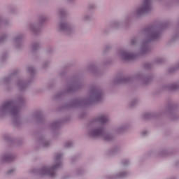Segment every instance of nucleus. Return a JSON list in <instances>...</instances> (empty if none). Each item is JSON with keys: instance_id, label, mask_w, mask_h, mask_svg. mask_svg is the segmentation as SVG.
<instances>
[{"instance_id": "25", "label": "nucleus", "mask_w": 179, "mask_h": 179, "mask_svg": "<svg viewBox=\"0 0 179 179\" xmlns=\"http://www.w3.org/2000/svg\"><path fill=\"white\" fill-rule=\"evenodd\" d=\"M10 24V20L8 19H3V16L0 15V29L3 26H9Z\"/></svg>"}, {"instance_id": "14", "label": "nucleus", "mask_w": 179, "mask_h": 179, "mask_svg": "<svg viewBox=\"0 0 179 179\" xmlns=\"http://www.w3.org/2000/svg\"><path fill=\"white\" fill-rule=\"evenodd\" d=\"M23 38H24V34L22 32L17 33L13 36L12 39V44L17 51H20V50H22L23 47H24Z\"/></svg>"}, {"instance_id": "24", "label": "nucleus", "mask_w": 179, "mask_h": 179, "mask_svg": "<svg viewBox=\"0 0 179 179\" xmlns=\"http://www.w3.org/2000/svg\"><path fill=\"white\" fill-rule=\"evenodd\" d=\"M119 152H120V148L115 146L107 151L106 156L108 157H110V156H114V155H117Z\"/></svg>"}, {"instance_id": "5", "label": "nucleus", "mask_w": 179, "mask_h": 179, "mask_svg": "<svg viewBox=\"0 0 179 179\" xmlns=\"http://www.w3.org/2000/svg\"><path fill=\"white\" fill-rule=\"evenodd\" d=\"M103 90L96 85H92L90 88L89 96L83 99L74 98L71 101L66 103L64 108H72L75 107H85V106H90L93 103H100L103 101Z\"/></svg>"}, {"instance_id": "43", "label": "nucleus", "mask_w": 179, "mask_h": 179, "mask_svg": "<svg viewBox=\"0 0 179 179\" xmlns=\"http://www.w3.org/2000/svg\"><path fill=\"white\" fill-rule=\"evenodd\" d=\"M13 171H15V169H10L7 172V174L10 175V174H13Z\"/></svg>"}, {"instance_id": "44", "label": "nucleus", "mask_w": 179, "mask_h": 179, "mask_svg": "<svg viewBox=\"0 0 179 179\" xmlns=\"http://www.w3.org/2000/svg\"><path fill=\"white\" fill-rule=\"evenodd\" d=\"M109 64H111V61H110V60H107L106 62H103L104 65H108Z\"/></svg>"}, {"instance_id": "30", "label": "nucleus", "mask_w": 179, "mask_h": 179, "mask_svg": "<svg viewBox=\"0 0 179 179\" xmlns=\"http://www.w3.org/2000/svg\"><path fill=\"white\" fill-rule=\"evenodd\" d=\"M57 14L61 17H64V16H65V15H66V10L64 8H59L57 10Z\"/></svg>"}, {"instance_id": "45", "label": "nucleus", "mask_w": 179, "mask_h": 179, "mask_svg": "<svg viewBox=\"0 0 179 179\" xmlns=\"http://www.w3.org/2000/svg\"><path fill=\"white\" fill-rule=\"evenodd\" d=\"M85 115H86V113H82L80 115V118H83Z\"/></svg>"}, {"instance_id": "32", "label": "nucleus", "mask_w": 179, "mask_h": 179, "mask_svg": "<svg viewBox=\"0 0 179 179\" xmlns=\"http://www.w3.org/2000/svg\"><path fill=\"white\" fill-rule=\"evenodd\" d=\"M50 64H51V62H50V60L43 62L42 64V68L43 69H45V68H48L50 66Z\"/></svg>"}, {"instance_id": "31", "label": "nucleus", "mask_w": 179, "mask_h": 179, "mask_svg": "<svg viewBox=\"0 0 179 179\" xmlns=\"http://www.w3.org/2000/svg\"><path fill=\"white\" fill-rule=\"evenodd\" d=\"M138 101H139V100L138 99H132L129 102V106L130 107H135L136 106V104H138Z\"/></svg>"}, {"instance_id": "22", "label": "nucleus", "mask_w": 179, "mask_h": 179, "mask_svg": "<svg viewBox=\"0 0 179 179\" xmlns=\"http://www.w3.org/2000/svg\"><path fill=\"white\" fill-rule=\"evenodd\" d=\"M38 143L41 144L43 148H48V146H50L51 145V141L45 139V136H41L38 138Z\"/></svg>"}, {"instance_id": "42", "label": "nucleus", "mask_w": 179, "mask_h": 179, "mask_svg": "<svg viewBox=\"0 0 179 179\" xmlns=\"http://www.w3.org/2000/svg\"><path fill=\"white\" fill-rule=\"evenodd\" d=\"M136 43H138V41L136 40V39H131V44L132 45H135V44H136Z\"/></svg>"}, {"instance_id": "28", "label": "nucleus", "mask_w": 179, "mask_h": 179, "mask_svg": "<svg viewBox=\"0 0 179 179\" xmlns=\"http://www.w3.org/2000/svg\"><path fill=\"white\" fill-rule=\"evenodd\" d=\"M40 43L38 42H34L31 44V52H36V51H38L40 50Z\"/></svg>"}, {"instance_id": "19", "label": "nucleus", "mask_w": 179, "mask_h": 179, "mask_svg": "<svg viewBox=\"0 0 179 179\" xmlns=\"http://www.w3.org/2000/svg\"><path fill=\"white\" fill-rule=\"evenodd\" d=\"M15 159V156L10 154V152H6L1 155L0 160L1 163H9Z\"/></svg>"}, {"instance_id": "8", "label": "nucleus", "mask_w": 179, "mask_h": 179, "mask_svg": "<svg viewBox=\"0 0 179 179\" xmlns=\"http://www.w3.org/2000/svg\"><path fill=\"white\" fill-rule=\"evenodd\" d=\"M64 154L58 152L56 153L53 159V165L50 166H43L40 169L34 168L30 170V173L32 174H38V176H48L49 177H55L57 176V171L61 167H62V158Z\"/></svg>"}, {"instance_id": "10", "label": "nucleus", "mask_w": 179, "mask_h": 179, "mask_svg": "<svg viewBox=\"0 0 179 179\" xmlns=\"http://www.w3.org/2000/svg\"><path fill=\"white\" fill-rule=\"evenodd\" d=\"M27 71L31 76L28 80L23 78H17L16 81V85L20 90H24V89H27V87H29V85L33 82V76L36 74V69L32 66H28Z\"/></svg>"}, {"instance_id": "20", "label": "nucleus", "mask_w": 179, "mask_h": 179, "mask_svg": "<svg viewBox=\"0 0 179 179\" xmlns=\"http://www.w3.org/2000/svg\"><path fill=\"white\" fill-rule=\"evenodd\" d=\"M129 173L127 171H120L117 173L116 175H109L106 177L107 179H120V178H125V177H128Z\"/></svg>"}, {"instance_id": "11", "label": "nucleus", "mask_w": 179, "mask_h": 179, "mask_svg": "<svg viewBox=\"0 0 179 179\" xmlns=\"http://www.w3.org/2000/svg\"><path fill=\"white\" fill-rule=\"evenodd\" d=\"M75 24L69 22L66 20H62L57 24V30L64 36H71L75 33Z\"/></svg>"}, {"instance_id": "26", "label": "nucleus", "mask_w": 179, "mask_h": 179, "mask_svg": "<svg viewBox=\"0 0 179 179\" xmlns=\"http://www.w3.org/2000/svg\"><path fill=\"white\" fill-rule=\"evenodd\" d=\"M49 127L50 129H52V131H57V129H58L61 127V122L60 121L52 122Z\"/></svg>"}, {"instance_id": "27", "label": "nucleus", "mask_w": 179, "mask_h": 179, "mask_svg": "<svg viewBox=\"0 0 179 179\" xmlns=\"http://www.w3.org/2000/svg\"><path fill=\"white\" fill-rule=\"evenodd\" d=\"M92 19H93V15L92 14H84L80 17L81 22H89Z\"/></svg>"}, {"instance_id": "41", "label": "nucleus", "mask_w": 179, "mask_h": 179, "mask_svg": "<svg viewBox=\"0 0 179 179\" xmlns=\"http://www.w3.org/2000/svg\"><path fill=\"white\" fill-rule=\"evenodd\" d=\"M147 135H149V131L144 130L141 132V136H147Z\"/></svg>"}, {"instance_id": "47", "label": "nucleus", "mask_w": 179, "mask_h": 179, "mask_svg": "<svg viewBox=\"0 0 179 179\" xmlns=\"http://www.w3.org/2000/svg\"><path fill=\"white\" fill-rule=\"evenodd\" d=\"M67 2L72 3L73 2H75V0H67Z\"/></svg>"}, {"instance_id": "17", "label": "nucleus", "mask_w": 179, "mask_h": 179, "mask_svg": "<svg viewBox=\"0 0 179 179\" xmlns=\"http://www.w3.org/2000/svg\"><path fill=\"white\" fill-rule=\"evenodd\" d=\"M164 59L162 57H158L155 59L152 63H145L144 68L145 69H153V66L156 64H163Z\"/></svg>"}, {"instance_id": "15", "label": "nucleus", "mask_w": 179, "mask_h": 179, "mask_svg": "<svg viewBox=\"0 0 179 179\" xmlns=\"http://www.w3.org/2000/svg\"><path fill=\"white\" fill-rule=\"evenodd\" d=\"M117 55L122 61H132L138 57V55L131 50H120L117 51Z\"/></svg>"}, {"instance_id": "6", "label": "nucleus", "mask_w": 179, "mask_h": 179, "mask_svg": "<svg viewBox=\"0 0 179 179\" xmlns=\"http://www.w3.org/2000/svg\"><path fill=\"white\" fill-rule=\"evenodd\" d=\"M83 87V82H82V78L80 75L75 74L72 76L66 83L65 86L63 87L62 90L57 92L55 96V100H59L64 99L66 94L73 93L76 90H79Z\"/></svg>"}, {"instance_id": "1", "label": "nucleus", "mask_w": 179, "mask_h": 179, "mask_svg": "<svg viewBox=\"0 0 179 179\" xmlns=\"http://www.w3.org/2000/svg\"><path fill=\"white\" fill-rule=\"evenodd\" d=\"M26 104V99L23 95H18L14 99L6 101L0 105V118L11 115L15 127L22 125L20 108Z\"/></svg>"}, {"instance_id": "13", "label": "nucleus", "mask_w": 179, "mask_h": 179, "mask_svg": "<svg viewBox=\"0 0 179 179\" xmlns=\"http://www.w3.org/2000/svg\"><path fill=\"white\" fill-rule=\"evenodd\" d=\"M48 18L45 17V15H41L38 17V23H30L28 25V27L32 33H34L35 34H37V33L40 32L41 31V27L44 26V23H45L46 20H48Z\"/></svg>"}, {"instance_id": "48", "label": "nucleus", "mask_w": 179, "mask_h": 179, "mask_svg": "<svg viewBox=\"0 0 179 179\" xmlns=\"http://www.w3.org/2000/svg\"><path fill=\"white\" fill-rule=\"evenodd\" d=\"M10 11H11V12H12V10H10Z\"/></svg>"}, {"instance_id": "12", "label": "nucleus", "mask_w": 179, "mask_h": 179, "mask_svg": "<svg viewBox=\"0 0 179 179\" xmlns=\"http://www.w3.org/2000/svg\"><path fill=\"white\" fill-rule=\"evenodd\" d=\"M20 71L16 69L11 72L8 76H6L0 79V86H3L6 90H9V85L13 79H16L17 78V75H19Z\"/></svg>"}, {"instance_id": "3", "label": "nucleus", "mask_w": 179, "mask_h": 179, "mask_svg": "<svg viewBox=\"0 0 179 179\" xmlns=\"http://www.w3.org/2000/svg\"><path fill=\"white\" fill-rule=\"evenodd\" d=\"M108 120V116L104 113H101L91 119L87 123V136L93 139L102 138L103 141L107 142L113 141L114 136L106 132V129L104 128V124H107Z\"/></svg>"}, {"instance_id": "37", "label": "nucleus", "mask_w": 179, "mask_h": 179, "mask_svg": "<svg viewBox=\"0 0 179 179\" xmlns=\"http://www.w3.org/2000/svg\"><path fill=\"white\" fill-rule=\"evenodd\" d=\"M122 166H124V167L128 166V164H129V159H123L122 161Z\"/></svg>"}, {"instance_id": "7", "label": "nucleus", "mask_w": 179, "mask_h": 179, "mask_svg": "<svg viewBox=\"0 0 179 179\" xmlns=\"http://www.w3.org/2000/svg\"><path fill=\"white\" fill-rule=\"evenodd\" d=\"M177 108H178V103L170 101L158 112L144 113L143 118V120H152V118H157V117H160V115H169L170 120L176 121V120L179 118Z\"/></svg>"}, {"instance_id": "18", "label": "nucleus", "mask_w": 179, "mask_h": 179, "mask_svg": "<svg viewBox=\"0 0 179 179\" xmlns=\"http://www.w3.org/2000/svg\"><path fill=\"white\" fill-rule=\"evenodd\" d=\"M163 90H170L171 92H175L179 89V80L176 83L165 84L162 85Z\"/></svg>"}, {"instance_id": "23", "label": "nucleus", "mask_w": 179, "mask_h": 179, "mask_svg": "<svg viewBox=\"0 0 179 179\" xmlns=\"http://www.w3.org/2000/svg\"><path fill=\"white\" fill-rule=\"evenodd\" d=\"M86 70L91 73H94L95 75L99 74V71H97V66L95 64H90L87 66Z\"/></svg>"}, {"instance_id": "2", "label": "nucleus", "mask_w": 179, "mask_h": 179, "mask_svg": "<svg viewBox=\"0 0 179 179\" xmlns=\"http://www.w3.org/2000/svg\"><path fill=\"white\" fill-rule=\"evenodd\" d=\"M169 27V22H163L162 24H151L147 26L141 31L143 37H145L146 40L141 43L140 46L138 55H145L150 51V41H157L160 40L163 36V31Z\"/></svg>"}, {"instance_id": "36", "label": "nucleus", "mask_w": 179, "mask_h": 179, "mask_svg": "<svg viewBox=\"0 0 179 179\" xmlns=\"http://www.w3.org/2000/svg\"><path fill=\"white\" fill-rule=\"evenodd\" d=\"M167 150H162L160 152L158 153V156H166Z\"/></svg>"}, {"instance_id": "29", "label": "nucleus", "mask_w": 179, "mask_h": 179, "mask_svg": "<svg viewBox=\"0 0 179 179\" xmlns=\"http://www.w3.org/2000/svg\"><path fill=\"white\" fill-rule=\"evenodd\" d=\"M68 73V70L66 69V67L63 68L60 72H59V76L60 78H65V76H66V73Z\"/></svg>"}, {"instance_id": "35", "label": "nucleus", "mask_w": 179, "mask_h": 179, "mask_svg": "<svg viewBox=\"0 0 179 179\" xmlns=\"http://www.w3.org/2000/svg\"><path fill=\"white\" fill-rule=\"evenodd\" d=\"M72 146H73V142H72V141H66L65 143H64V148H72Z\"/></svg>"}, {"instance_id": "16", "label": "nucleus", "mask_w": 179, "mask_h": 179, "mask_svg": "<svg viewBox=\"0 0 179 179\" xmlns=\"http://www.w3.org/2000/svg\"><path fill=\"white\" fill-rule=\"evenodd\" d=\"M29 120H30V121H33L36 120L38 124H43L44 122L45 117H44V115L43 114V112L38 110L35 112L31 115H30L29 117Z\"/></svg>"}, {"instance_id": "33", "label": "nucleus", "mask_w": 179, "mask_h": 179, "mask_svg": "<svg viewBox=\"0 0 179 179\" xmlns=\"http://www.w3.org/2000/svg\"><path fill=\"white\" fill-rule=\"evenodd\" d=\"M178 38H179V31H177L173 36V37L171 38V42L173 43V41H176L178 40Z\"/></svg>"}, {"instance_id": "39", "label": "nucleus", "mask_w": 179, "mask_h": 179, "mask_svg": "<svg viewBox=\"0 0 179 179\" xmlns=\"http://www.w3.org/2000/svg\"><path fill=\"white\" fill-rule=\"evenodd\" d=\"M6 58H8V55L7 54H3L1 57L0 61H1V62L6 61Z\"/></svg>"}, {"instance_id": "9", "label": "nucleus", "mask_w": 179, "mask_h": 179, "mask_svg": "<svg viewBox=\"0 0 179 179\" xmlns=\"http://www.w3.org/2000/svg\"><path fill=\"white\" fill-rule=\"evenodd\" d=\"M153 79H155L153 74L146 75L143 71H138L133 76L125 77L123 76H117L114 78L113 83L117 85V83H128L137 80L142 86H146V85H149Z\"/></svg>"}, {"instance_id": "40", "label": "nucleus", "mask_w": 179, "mask_h": 179, "mask_svg": "<svg viewBox=\"0 0 179 179\" xmlns=\"http://www.w3.org/2000/svg\"><path fill=\"white\" fill-rule=\"evenodd\" d=\"M85 171H83V169L82 168H79L77 169V174L78 176H80V174H83Z\"/></svg>"}, {"instance_id": "46", "label": "nucleus", "mask_w": 179, "mask_h": 179, "mask_svg": "<svg viewBox=\"0 0 179 179\" xmlns=\"http://www.w3.org/2000/svg\"><path fill=\"white\" fill-rule=\"evenodd\" d=\"M150 156H153V155H156V152L154 150L150 152Z\"/></svg>"}, {"instance_id": "21", "label": "nucleus", "mask_w": 179, "mask_h": 179, "mask_svg": "<svg viewBox=\"0 0 179 179\" xmlns=\"http://www.w3.org/2000/svg\"><path fill=\"white\" fill-rule=\"evenodd\" d=\"M129 124H120V126L115 128L114 132L115 134H124V132H125V131L129 129Z\"/></svg>"}, {"instance_id": "38", "label": "nucleus", "mask_w": 179, "mask_h": 179, "mask_svg": "<svg viewBox=\"0 0 179 179\" xmlns=\"http://www.w3.org/2000/svg\"><path fill=\"white\" fill-rule=\"evenodd\" d=\"M96 4H94V3H90L89 5H88V9L90 10H93L95 8H96Z\"/></svg>"}, {"instance_id": "34", "label": "nucleus", "mask_w": 179, "mask_h": 179, "mask_svg": "<svg viewBox=\"0 0 179 179\" xmlns=\"http://www.w3.org/2000/svg\"><path fill=\"white\" fill-rule=\"evenodd\" d=\"M8 38V34H4L3 35L0 36V43H3V41H6V39Z\"/></svg>"}, {"instance_id": "4", "label": "nucleus", "mask_w": 179, "mask_h": 179, "mask_svg": "<svg viewBox=\"0 0 179 179\" xmlns=\"http://www.w3.org/2000/svg\"><path fill=\"white\" fill-rule=\"evenodd\" d=\"M153 9L152 6V0H142L141 3L134 8V10L129 13L123 20H115L109 25V29H121L124 26H128L132 17L139 19L148 13H150Z\"/></svg>"}]
</instances>
